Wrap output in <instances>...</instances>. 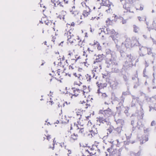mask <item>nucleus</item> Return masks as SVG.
Listing matches in <instances>:
<instances>
[{"label":"nucleus","mask_w":156,"mask_h":156,"mask_svg":"<svg viewBox=\"0 0 156 156\" xmlns=\"http://www.w3.org/2000/svg\"><path fill=\"white\" fill-rule=\"evenodd\" d=\"M98 133V131L97 130V128L95 126H94L92 128V133L91 135L93 136L96 135H97Z\"/></svg>","instance_id":"nucleus-22"},{"label":"nucleus","mask_w":156,"mask_h":156,"mask_svg":"<svg viewBox=\"0 0 156 156\" xmlns=\"http://www.w3.org/2000/svg\"><path fill=\"white\" fill-rule=\"evenodd\" d=\"M135 142L134 141L132 142L131 141H127V142H125V144H129V143H131V144H133Z\"/></svg>","instance_id":"nucleus-51"},{"label":"nucleus","mask_w":156,"mask_h":156,"mask_svg":"<svg viewBox=\"0 0 156 156\" xmlns=\"http://www.w3.org/2000/svg\"><path fill=\"white\" fill-rule=\"evenodd\" d=\"M134 101H133V100L132 101V103H131V107H133L135 105V103L133 102Z\"/></svg>","instance_id":"nucleus-55"},{"label":"nucleus","mask_w":156,"mask_h":156,"mask_svg":"<svg viewBox=\"0 0 156 156\" xmlns=\"http://www.w3.org/2000/svg\"><path fill=\"white\" fill-rule=\"evenodd\" d=\"M83 55L84 56H85L86 57H87V52L85 51H83Z\"/></svg>","instance_id":"nucleus-54"},{"label":"nucleus","mask_w":156,"mask_h":156,"mask_svg":"<svg viewBox=\"0 0 156 156\" xmlns=\"http://www.w3.org/2000/svg\"><path fill=\"white\" fill-rule=\"evenodd\" d=\"M96 62H97V61H94V65L93 66L94 67L92 71L93 76V77L92 78V80H96L97 77V76H95V75L96 74L95 73H96L97 71V68H96L95 66V64Z\"/></svg>","instance_id":"nucleus-14"},{"label":"nucleus","mask_w":156,"mask_h":156,"mask_svg":"<svg viewBox=\"0 0 156 156\" xmlns=\"http://www.w3.org/2000/svg\"><path fill=\"white\" fill-rule=\"evenodd\" d=\"M138 80V81L136 83L134 86V88H136L137 87L139 86L140 83L139 81V79L138 78H137Z\"/></svg>","instance_id":"nucleus-45"},{"label":"nucleus","mask_w":156,"mask_h":156,"mask_svg":"<svg viewBox=\"0 0 156 156\" xmlns=\"http://www.w3.org/2000/svg\"><path fill=\"white\" fill-rule=\"evenodd\" d=\"M107 34H113L115 32V31L113 29H110L109 28L106 29Z\"/></svg>","instance_id":"nucleus-28"},{"label":"nucleus","mask_w":156,"mask_h":156,"mask_svg":"<svg viewBox=\"0 0 156 156\" xmlns=\"http://www.w3.org/2000/svg\"><path fill=\"white\" fill-rule=\"evenodd\" d=\"M152 25L153 26V29L156 30V22H155V21H153Z\"/></svg>","instance_id":"nucleus-48"},{"label":"nucleus","mask_w":156,"mask_h":156,"mask_svg":"<svg viewBox=\"0 0 156 156\" xmlns=\"http://www.w3.org/2000/svg\"><path fill=\"white\" fill-rule=\"evenodd\" d=\"M111 123L110 122V125L109 126L106 125V127H108V129H107L109 131V132L110 133H111L113 129H114L113 127L111 125Z\"/></svg>","instance_id":"nucleus-25"},{"label":"nucleus","mask_w":156,"mask_h":156,"mask_svg":"<svg viewBox=\"0 0 156 156\" xmlns=\"http://www.w3.org/2000/svg\"><path fill=\"white\" fill-rule=\"evenodd\" d=\"M125 98L122 96L121 97V101H120L116 107V109L118 111L120 112L123 109L124 106H123V103L124 101Z\"/></svg>","instance_id":"nucleus-8"},{"label":"nucleus","mask_w":156,"mask_h":156,"mask_svg":"<svg viewBox=\"0 0 156 156\" xmlns=\"http://www.w3.org/2000/svg\"><path fill=\"white\" fill-rule=\"evenodd\" d=\"M129 92L128 91H126V92H122V95L121 97L122 96L123 97H124L123 96H125V95H127L129 94Z\"/></svg>","instance_id":"nucleus-46"},{"label":"nucleus","mask_w":156,"mask_h":156,"mask_svg":"<svg viewBox=\"0 0 156 156\" xmlns=\"http://www.w3.org/2000/svg\"><path fill=\"white\" fill-rule=\"evenodd\" d=\"M122 126H121L119 127H118L117 128H115V130L116 131L117 133L118 134L120 133L122 131Z\"/></svg>","instance_id":"nucleus-32"},{"label":"nucleus","mask_w":156,"mask_h":156,"mask_svg":"<svg viewBox=\"0 0 156 156\" xmlns=\"http://www.w3.org/2000/svg\"><path fill=\"white\" fill-rule=\"evenodd\" d=\"M150 130V129L149 128H147L145 129L144 128V133H146L148 132Z\"/></svg>","instance_id":"nucleus-50"},{"label":"nucleus","mask_w":156,"mask_h":156,"mask_svg":"<svg viewBox=\"0 0 156 156\" xmlns=\"http://www.w3.org/2000/svg\"><path fill=\"white\" fill-rule=\"evenodd\" d=\"M105 55L103 54L98 55V62H100L102 61Z\"/></svg>","instance_id":"nucleus-30"},{"label":"nucleus","mask_w":156,"mask_h":156,"mask_svg":"<svg viewBox=\"0 0 156 156\" xmlns=\"http://www.w3.org/2000/svg\"><path fill=\"white\" fill-rule=\"evenodd\" d=\"M149 66V64L146 61H145V68Z\"/></svg>","instance_id":"nucleus-58"},{"label":"nucleus","mask_w":156,"mask_h":156,"mask_svg":"<svg viewBox=\"0 0 156 156\" xmlns=\"http://www.w3.org/2000/svg\"><path fill=\"white\" fill-rule=\"evenodd\" d=\"M144 126V125L142 124L140 121H139L137 122L136 127L138 129H142Z\"/></svg>","instance_id":"nucleus-24"},{"label":"nucleus","mask_w":156,"mask_h":156,"mask_svg":"<svg viewBox=\"0 0 156 156\" xmlns=\"http://www.w3.org/2000/svg\"><path fill=\"white\" fill-rule=\"evenodd\" d=\"M123 79L126 82V84L127 85L128 84V83H127V81H128V77L126 76V75H123Z\"/></svg>","instance_id":"nucleus-44"},{"label":"nucleus","mask_w":156,"mask_h":156,"mask_svg":"<svg viewBox=\"0 0 156 156\" xmlns=\"http://www.w3.org/2000/svg\"><path fill=\"white\" fill-rule=\"evenodd\" d=\"M86 10H84L83 12V15L85 17L87 16L89 14L90 12V9L87 7V8H86Z\"/></svg>","instance_id":"nucleus-19"},{"label":"nucleus","mask_w":156,"mask_h":156,"mask_svg":"<svg viewBox=\"0 0 156 156\" xmlns=\"http://www.w3.org/2000/svg\"><path fill=\"white\" fill-rule=\"evenodd\" d=\"M81 87H78V88H73L72 89L73 90V94L76 96H77L79 94V93H80V92H82V90Z\"/></svg>","instance_id":"nucleus-13"},{"label":"nucleus","mask_w":156,"mask_h":156,"mask_svg":"<svg viewBox=\"0 0 156 156\" xmlns=\"http://www.w3.org/2000/svg\"><path fill=\"white\" fill-rule=\"evenodd\" d=\"M83 100L80 101V106L82 108L83 110H85L86 109L90 107V105L88 104L87 102L84 101V98H82Z\"/></svg>","instance_id":"nucleus-9"},{"label":"nucleus","mask_w":156,"mask_h":156,"mask_svg":"<svg viewBox=\"0 0 156 156\" xmlns=\"http://www.w3.org/2000/svg\"><path fill=\"white\" fill-rule=\"evenodd\" d=\"M123 8H125V9L126 10V11H124V12H128L129 11V12H132V13H133V11H130V9L129 7H127V8H126V5H123Z\"/></svg>","instance_id":"nucleus-36"},{"label":"nucleus","mask_w":156,"mask_h":156,"mask_svg":"<svg viewBox=\"0 0 156 156\" xmlns=\"http://www.w3.org/2000/svg\"><path fill=\"white\" fill-rule=\"evenodd\" d=\"M46 137L47 138V139L48 140H49L50 139H51L50 135H48L46 136Z\"/></svg>","instance_id":"nucleus-56"},{"label":"nucleus","mask_w":156,"mask_h":156,"mask_svg":"<svg viewBox=\"0 0 156 156\" xmlns=\"http://www.w3.org/2000/svg\"><path fill=\"white\" fill-rule=\"evenodd\" d=\"M77 127H78L77 129L78 132H79L80 133H82L84 131V129L83 128H80L78 126L76 125Z\"/></svg>","instance_id":"nucleus-41"},{"label":"nucleus","mask_w":156,"mask_h":156,"mask_svg":"<svg viewBox=\"0 0 156 156\" xmlns=\"http://www.w3.org/2000/svg\"><path fill=\"white\" fill-rule=\"evenodd\" d=\"M87 80L90 81V76L88 75H87Z\"/></svg>","instance_id":"nucleus-57"},{"label":"nucleus","mask_w":156,"mask_h":156,"mask_svg":"<svg viewBox=\"0 0 156 156\" xmlns=\"http://www.w3.org/2000/svg\"><path fill=\"white\" fill-rule=\"evenodd\" d=\"M98 94L99 95H100V94H101L102 98H105L107 97V95L105 93H100L99 89H98Z\"/></svg>","instance_id":"nucleus-37"},{"label":"nucleus","mask_w":156,"mask_h":156,"mask_svg":"<svg viewBox=\"0 0 156 156\" xmlns=\"http://www.w3.org/2000/svg\"><path fill=\"white\" fill-rule=\"evenodd\" d=\"M135 57L131 54L126 55V59L125 64L123 65L124 67L126 69L133 66V62L135 60Z\"/></svg>","instance_id":"nucleus-3"},{"label":"nucleus","mask_w":156,"mask_h":156,"mask_svg":"<svg viewBox=\"0 0 156 156\" xmlns=\"http://www.w3.org/2000/svg\"><path fill=\"white\" fill-rule=\"evenodd\" d=\"M131 42L132 45L131 47H133L135 46H140V44L137 39L135 37L133 38L132 41H131Z\"/></svg>","instance_id":"nucleus-15"},{"label":"nucleus","mask_w":156,"mask_h":156,"mask_svg":"<svg viewBox=\"0 0 156 156\" xmlns=\"http://www.w3.org/2000/svg\"><path fill=\"white\" fill-rule=\"evenodd\" d=\"M113 58H110L106 61V67L111 69V72L118 73L119 70L117 68L118 66V62L117 60V58L114 55V53L113 52Z\"/></svg>","instance_id":"nucleus-2"},{"label":"nucleus","mask_w":156,"mask_h":156,"mask_svg":"<svg viewBox=\"0 0 156 156\" xmlns=\"http://www.w3.org/2000/svg\"><path fill=\"white\" fill-rule=\"evenodd\" d=\"M99 121L100 123L105 124V125L109 126L110 125V122L108 119H104L102 117H99Z\"/></svg>","instance_id":"nucleus-12"},{"label":"nucleus","mask_w":156,"mask_h":156,"mask_svg":"<svg viewBox=\"0 0 156 156\" xmlns=\"http://www.w3.org/2000/svg\"><path fill=\"white\" fill-rule=\"evenodd\" d=\"M148 140V138L147 137L144 136L143 137V140H140V144H142L144 143H145Z\"/></svg>","instance_id":"nucleus-29"},{"label":"nucleus","mask_w":156,"mask_h":156,"mask_svg":"<svg viewBox=\"0 0 156 156\" xmlns=\"http://www.w3.org/2000/svg\"><path fill=\"white\" fill-rule=\"evenodd\" d=\"M73 28H71L70 30H68L66 29L65 31L64 36L67 38V43L72 44L75 42H76L78 43V44L80 47H82L81 45L83 43V41H82L78 36L74 37L73 34Z\"/></svg>","instance_id":"nucleus-1"},{"label":"nucleus","mask_w":156,"mask_h":156,"mask_svg":"<svg viewBox=\"0 0 156 156\" xmlns=\"http://www.w3.org/2000/svg\"><path fill=\"white\" fill-rule=\"evenodd\" d=\"M104 111H103V110H100L99 111V114H103L104 115Z\"/></svg>","instance_id":"nucleus-59"},{"label":"nucleus","mask_w":156,"mask_h":156,"mask_svg":"<svg viewBox=\"0 0 156 156\" xmlns=\"http://www.w3.org/2000/svg\"><path fill=\"white\" fill-rule=\"evenodd\" d=\"M70 12L71 13L76 15L78 13V9L77 8H76L75 6H73L70 9Z\"/></svg>","instance_id":"nucleus-16"},{"label":"nucleus","mask_w":156,"mask_h":156,"mask_svg":"<svg viewBox=\"0 0 156 156\" xmlns=\"http://www.w3.org/2000/svg\"><path fill=\"white\" fill-rule=\"evenodd\" d=\"M118 36H119V35L118 34H116L112 35L111 36V37L112 38V40H113V41H114L115 43L116 44V47L117 46L116 43H118V39H116L115 38V37H118Z\"/></svg>","instance_id":"nucleus-23"},{"label":"nucleus","mask_w":156,"mask_h":156,"mask_svg":"<svg viewBox=\"0 0 156 156\" xmlns=\"http://www.w3.org/2000/svg\"><path fill=\"white\" fill-rule=\"evenodd\" d=\"M106 53L107 54H110L111 55V58H113V53H114V55H115V57L117 58V57H116V56L115 55V52H114V51H112L111 50H110V49H106Z\"/></svg>","instance_id":"nucleus-20"},{"label":"nucleus","mask_w":156,"mask_h":156,"mask_svg":"<svg viewBox=\"0 0 156 156\" xmlns=\"http://www.w3.org/2000/svg\"><path fill=\"white\" fill-rule=\"evenodd\" d=\"M134 123V121L133 120H132L131 121V125L133 126Z\"/></svg>","instance_id":"nucleus-63"},{"label":"nucleus","mask_w":156,"mask_h":156,"mask_svg":"<svg viewBox=\"0 0 156 156\" xmlns=\"http://www.w3.org/2000/svg\"><path fill=\"white\" fill-rule=\"evenodd\" d=\"M138 19L140 21H146V17L145 16H144L142 18L140 16H138Z\"/></svg>","instance_id":"nucleus-39"},{"label":"nucleus","mask_w":156,"mask_h":156,"mask_svg":"<svg viewBox=\"0 0 156 156\" xmlns=\"http://www.w3.org/2000/svg\"><path fill=\"white\" fill-rule=\"evenodd\" d=\"M66 12L62 11V12L61 14L60 15H59V16H60V19H62L63 20H64L65 19V16L66 15Z\"/></svg>","instance_id":"nucleus-34"},{"label":"nucleus","mask_w":156,"mask_h":156,"mask_svg":"<svg viewBox=\"0 0 156 156\" xmlns=\"http://www.w3.org/2000/svg\"><path fill=\"white\" fill-rule=\"evenodd\" d=\"M97 149V146L96 145H93L91 148V149L94 150V149Z\"/></svg>","instance_id":"nucleus-60"},{"label":"nucleus","mask_w":156,"mask_h":156,"mask_svg":"<svg viewBox=\"0 0 156 156\" xmlns=\"http://www.w3.org/2000/svg\"><path fill=\"white\" fill-rule=\"evenodd\" d=\"M141 152L140 151H138L137 153H136L133 152L130 153L131 156H140Z\"/></svg>","instance_id":"nucleus-31"},{"label":"nucleus","mask_w":156,"mask_h":156,"mask_svg":"<svg viewBox=\"0 0 156 156\" xmlns=\"http://www.w3.org/2000/svg\"><path fill=\"white\" fill-rule=\"evenodd\" d=\"M73 75L78 79L82 77L81 75L80 74H77H77L76 73H74L73 74Z\"/></svg>","instance_id":"nucleus-47"},{"label":"nucleus","mask_w":156,"mask_h":156,"mask_svg":"<svg viewBox=\"0 0 156 156\" xmlns=\"http://www.w3.org/2000/svg\"><path fill=\"white\" fill-rule=\"evenodd\" d=\"M143 7L144 6L143 5H140V7L139 8V9H137V10H142L143 9Z\"/></svg>","instance_id":"nucleus-53"},{"label":"nucleus","mask_w":156,"mask_h":156,"mask_svg":"<svg viewBox=\"0 0 156 156\" xmlns=\"http://www.w3.org/2000/svg\"><path fill=\"white\" fill-rule=\"evenodd\" d=\"M107 84L106 83H101L100 85L98 84V87L99 89L104 88L107 86Z\"/></svg>","instance_id":"nucleus-35"},{"label":"nucleus","mask_w":156,"mask_h":156,"mask_svg":"<svg viewBox=\"0 0 156 156\" xmlns=\"http://www.w3.org/2000/svg\"><path fill=\"white\" fill-rule=\"evenodd\" d=\"M155 122L154 121H152L151 122V126H153L154 125V124H155Z\"/></svg>","instance_id":"nucleus-62"},{"label":"nucleus","mask_w":156,"mask_h":156,"mask_svg":"<svg viewBox=\"0 0 156 156\" xmlns=\"http://www.w3.org/2000/svg\"><path fill=\"white\" fill-rule=\"evenodd\" d=\"M75 24V23L74 22H72V23H71L70 24L67 23V27H69L70 26H72L73 27L74 26Z\"/></svg>","instance_id":"nucleus-49"},{"label":"nucleus","mask_w":156,"mask_h":156,"mask_svg":"<svg viewBox=\"0 0 156 156\" xmlns=\"http://www.w3.org/2000/svg\"><path fill=\"white\" fill-rule=\"evenodd\" d=\"M64 3H68V0H63Z\"/></svg>","instance_id":"nucleus-64"},{"label":"nucleus","mask_w":156,"mask_h":156,"mask_svg":"<svg viewBox=\"0 0 156 156\" xmlns=\"http://www.w3.org/2000/svg\"><path fill=\"white\" fill-rule=\"evenodd\" d=\"M70 103L69 102V103H68L67 102H65L63 104V106L64 107L65 106V105H68V104H69Z\"/></svg>","instance_id":"nucleus-61"},{"label":"nucleus","mask_w":156,"mask_h":156,"mask_svg":"<svg viewBox=\"0 0 156 156\" xmlns=\"http://www.w3.org/2000/svg\"><path fill=\"white\" fill-rule=\"evenodd\" d=\"M113 145H112L110 148H108L107 151L109 152V156H121V153L119 150H113L111 152L110 151L112 150Z\"/></svg>","instance_id":"nucleus-6"},{"label":"nucleus","mask_w":156,"mask_h":156,"mask_svg":"<svg viewBox=\"0 0 156 156\" xmlns=\"http://www.w3.org/2000/svg\"><path fill=\"white\" fill-rule=\"evenodd\" d=\"M101 2H99L100 4H102V5L106 6L108 7L109 8L108 9L106 10V11L108 12H109L110 10V8H109V7H110L112 5V6H113V5H112V3L111 2H109L108 1V3L107 4L105 1H103V0H101Z\"/></svg>","instance_id":"nucleus-10"},{"label":"nucleus","mask_w":156,"mask_h":156,"mask_svg":"<svg viewBox=\"0 0 156 156\" xmlns=\"http://www.w3.org/2000/svg\"><path fill=\"white\" fill-rule=\"evenodd\" d=\"M113 21V20H111L109 18H108L106 22L107 25H111L112 24Z\"/></svg>","instance_id":"nucleus-40"},{"label":"nucleus","mask_w":156,"mask_h":156,"mask_svg":"<svg viewBox=\"0 0 156 156\" xmlns=\"http://www.w3.org/2000/svg\"><path fill=\"white\" fill-rule=\"evenodd\" d=\"M133 28H134V31L135 32L137 33L139 31V27L137 26H136V25H133Z\"/></svg>","instance_id":"nucleus-43"},{"label":"nucleus","mask_w":156,"mask_h":156,"mask_svg":"<svg viewBox=\"0 0 156 156\" xmlns=\"http://www.w3.org/2000/svg\"><path fill=\"white\" fill-rule=\"evenodd\" d=\"M146 68H145L144 69V70H143V76L144 77H146V76H147L145 74V73L146 72Z\"/></svg>","instance_id":"nucleus-52"},{"label":"nucleus","mask_w":156,"mask_h":156,"mask_svg":"<svg viewBox=\"0 0 156 156\" xmlns=\"http://www.w3.org/2000/svg\"><path fill=\"white\" fill-rule=\"evenodd\" d=\"M52 2L54 3L55 6L58 5L60 6V3L58 2V0H51Z\"/></svg>","instance_id":"nucleus-27"},{"label":"nucleus","mask_w":156,"mask_h":156,"mask_svg":"<svg viewBox=\"0 0 156 156\" xmlns=\"http://www.w3.org/2000/svg\"><path fill=\"white\" fill-rule=\"evenodd\" d=\"M74 84L77 86H78L80 87H81L82 90V92L83 94L81 95L82 98H86V96L85 94H87V93L89 91V89L87 87L83 85L80 82L77 83L76 82H75Z\"/></svg>","instance_id":"nucleus-4"},{"label":"nucleus","mask_w":156,"mask_h":156,"mask_svg":"<svg viewBox=\"0 0 156 156\" xmlns=\"http://www.w3.org/2000/svg\"><path fill=\"white\" fill-rule=\"evenodd\" d=\"M117 124L119 125L120 126H122L124 125V122L123 120L122 119H118L117 120H115Z\"/></svg>","instance_id":"nucleus-21"},{"label":"nucleus","mask_w":156,"mask_h":156,"mask_svg":"<svg viewBox=\"0 0 156 156\" xmlns=\"http://www.w3.org/2000/svg\"><path fill=\"white\" fill-rule=\"evenodd\" d=\"M132 98L133 99V101H137L138 103H139V104L140 105V114H141V115H139L138 116V117L140 119H142L144 117V111H143V109L142 108V107L143 105V102H139V98L137 97H136L134 96L133 95H132Z\"/></svg>","instance_id":"nucleus-5"},{"label":"nucleus","mask_w":156,"mask_h":156,"mask_svg":"<svg viewBox=\"0 0 156 156\" xmlns=\"http://www.w3.org/2000/svg\"><path fill=\"white\" fill-rule=\"evenodd\" d=\"M83 7H85L86 8H87L88 6H87V5H88V2L87 0H85L84 2H83L81 3Z\"/></svg>","instance_id":"nucleus-38"},{"label":"nucleus","mask_w":156,"mask_h":156,"mask_svg":"<svg viewBox=\"0 0 156 156\" xmlns=\"http://www.w3.org/2000/svg\"><path fill=\"white\" fill-rule=\"evenodd\" d=\"M120 52L121 56L122 57H124L126 55V53L122 50H121L120 51Z\"/></svg>","instance_id":"nucleus-42"},{"label":"nucleus","mask_w":156,"mask_h":156,"mask_svg":"<svg viewBox=\"0 0 156 156\" xmlns=\"http://www.w3.org/2000/svg\"><path fill=\"white\" fill-rule=\"evenodd\" d=\"M104 115L105 116H109L112 114L111 110L108 108L107 110H104Z\"/></svg>","instance_id":"nucleus-17"},{"label":"nucleus","mask_w":156,"mask_h":156,"mask_svg":"<svg viewBox=\"0 0 156 156\" xmlns=\"http://www.w3.org/2000/svg\"><path fill=\"white\" fill-rule=\"evenodd\" d=\"M125 45L126 47L128 48L130 47H132L131 42L130 39L129 38L126 39L125 41Z\"/></svg>","instance_id":"nucleus-18"},{"label":"nucleus","mask_w":156,"mask_h":156,"mask_svg":"<svg viewBox=\"0 0 156 156\" xmlns=\"http://www.w3.org/2000/svg\"><path fill=\"white\" fill-rule=\"evenodd\" d=\"M139 49L140 51H141L143 52H144L146 51H147V54L148 55H151L153 58H155V56L156 54L151 51L152 49L151 48H148L146 47H139Z\"/></svg>","instance_id":"nucleus-7"},{"label":"nucleus","mask_w":156,"mask_h":156,"mask_svg":"<svg viewBox=\"0 0 156 156\" xmlns=\"http://www.w3.org/2000/svg\"><path fill=\"white\" fill-rule=\"evenodd\" d=\"M98 33L99 34L100 36L101 34L102 33V34L101 35V37H104V36L103 34L105 33V32L104 31V29H103L100 28L99 30H98Z\"/></svg>","instance_id":"nucleus-33"},{"label":"nucleus","mask_w":156,"mask_h":156,"mask_svg":"<svg viewBox=\"0 0 156 156\" xmlns=\"http://www.w3.org/2000/svg\"><path fill=\"white\" fill-rule=\"evenodd\" d=\"M150 99L151 101L155 105L154 107H150L149 111H151L152 108H153L156 111V95L151 98Z\"/></svg>","instance_id":"nucleus-11"},{"label":"nucleus","mask_w":156,"mask_h":156,"mask_svg":"<svg viewBox=\"0 0 156 156\" xmlns=\"http://www.w3.org/2000/svg\"><path fill=\"white\" fill-rule=\"evenodd\" d=\"M78 137V135L77 134H72L70 137V140H75L77 139Z\"/></svg>","instance_id":"nucleus-26"}]
</instances>
